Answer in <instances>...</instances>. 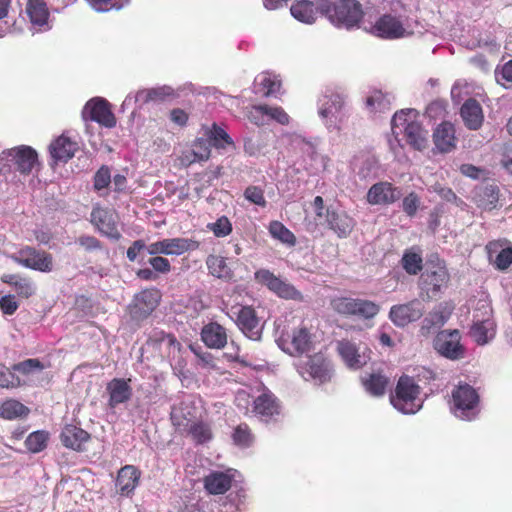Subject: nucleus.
Masks as SVG:
<instances>
[{"mask_svg": "<svg viewBox=\"0 0 512 512\" xmlns=\"http://www.w3.org/2000/svg\"><path fill=\"white\" fill-rule=\"evenodd\" d=\"M61 442L73 450H81L83 443L89 439V434L74 425H67L61 432Z\"/></svg>", "mask_w": 512, "mask_h": 512, "instance_id": "72a5a7b5", "label": "nucleus"}, {"mask_svg": "<svg viewBox=\"0 0 512 512\" xmlns=\"http://www.w3.org/2000/svg\"><path fill=\"white\" fill-rule=\"evenodd\" d=\"M132 101H134V103L138 104L140 107L152 101L150 89L139 90L134 96L128 95L125 98L123 105L129 106Z\"/></svg>", "mask_w": 512, "mask_h": 512, "instance_id": "69168bd1", "label": "nucleus"}, {"mask_svg": "<svg viewBox=\"0 0 512 512\" xmlns=\"http://www.w3.org/2000/svg\"><path fill=\"white\" fill-rule=\"evenodd\" d=\"M420 205V199L414 192L408 194L402 201V210L409 216L413 217Z\"/></svg>", "mask_w": 512, "mask_h": 512, "instance_id": "052dcab7", "label": "nucleus"}, {"mask_svg": "<svg viewBox=\"0 0 512 512\" xmlns=\"http://www.w3.org/2000/svg\"><path fill=\"white\" fill-rule=\"evenodd\" d=\"M357 299L349 297H337L331 301L333 310L343 315H353Z\"/></svg>", "mask_w": 512, "mask_h": 512, "instance_id": "8fccbe9b", "label": "nucleus"}, {"mask_svg": "<svg viewBox=\"0 0 512 512\" xmlns=\"http://www.w3.org/2000/svg\"><path fill=\"white\" fill-rule=\"evenodd\" d=\"M394 97L380 90H374L366 99V106L372 113H383L391 109Z\"/></svg>", "mask_w": 512, "mask_h": 512, "instance_id": "e433bc0d", "label": "nucleus"}, {"mask_svg": "<svg viewBox=\"0 0 512 512\" xmlns=\"http://www.w3.org/2000/svg\"><path fill=\"white\" fill-rule=\"evenodd\" d=\"M233 440L238 445L248 446L252 441L249 428L246 425H239L233 433Z\"/></svg>", "mask_w": 512, "mask_h": 512, "instance_id": "680f3d73", "label": "nucleus"}, {"mask_svg": "<svg viewBox=\"0 0 512 512\" xmlns=\"http://www.w3.org/2000/svg\"><path fill=\"white\" fill-rule=\"evenodd\" d=\"M461 117L465 125L471 130L481 127L484 119L482 107L475 99H468L461 107Z\"/></svg>", "mask_w": 512, "mask_h": 512, "instance_id": "7c9ffc66", "label": "nucleus"}, {"mask_svg": "<svg viewBox=\"0 0 512 512\" xmlns=\"http://www.w3.org/2000/svg\"><path fill=\"white\" fill-rule=\"evenodd\" d=\"M325 223L340 238H346L353 230L355 221L345 211L326 208Z\"/></svg>", "mask_w": 512, "mask_h": 512, "instance_id": "4be33fe9", "label": "nucleus"}, {"mask_svg": "<svg viewBox=\"0 0 512 512\" xmlns=\"http://www.w3.org/2000/svg\"><path fill=\"white\" fill-rule=\"evenodd\" d=\"M210 147L211 142L209 139L199 138L197 139L192 146V151L194 155L199 159V161H206L210 157Z\"/></svg>", "mask_w": 512, "mask_h": 512, "instance_id": "4d7b16f0", "label": "nucleus"}, {"mask_svg": "<svg viewBox=\"0 0 512 512\" xmlns=\"http://www.w3.org/2000/svg\"><path fill=\"white\" fill-rule=\"evenodd\" d=\"M298 371L305 380H313L318 384L329 381L332 376L331 365L321 353L299 363Z\"/></svg>", "mask_w": 512, "mask_h": 512, "instance_id": "9d476101", "label": "nucleus"}, {"mask_svg": "<svg viewBox=\"0 0 512 512\" xmlns=\"http://www.w3.org/2000/svg\"><path fill=\"white\" fill-rule=\"evenodd\" d=\"M248 119L257 126H264L269 123L267 115V105H257L251 107L247 113Z\"/></svg>", "mask_w": 512, "mask_h": 512, "instance_id": "864d4df0", "label": "nucleus"}, {"mask_svg": "<svg viewBox=\"0 0 512 512\" xmlns=\"http://www.w3.org/2000/svg\"><path fill=\"white\" fill-rule=\"evenodd\" d=\"M232 476L228 472L214 471L204 478V486L209 494H224L231 487Z\"/></svg>", "mask_w": 512, "mask_h": 512, "instance_id": "473e14b6", "label": "nucleus"}, {"mask_svg": "<svg viewBox=\"0 0 512 512\" xmlns=\"http://www.w3.org/2000/svg\"><path fill=\"white\" fill-rule=\"evenodd\" d=\"M344 100L339 94L324 95L319 100L318 113L330 131H340L346 119Z\"/></svg>", "mask_w": 512, "mask_h": 512, "instance_id": "423d86ee", "label": "nucleus"}, {"mask_svg": "<svg viewBox=\"0 0 512 512\" xmlns=\"http://www.w3.org/2000/svg\"><path fill=\"white\" fill-rule=\"evenodd\" d=\"M82 117L85 121L92 120L108 128L116 124L108 102L102 98H93L88 101L83 108Z\"/></svg>", "mask_w": 512, "mask_h": 512, "instance_id": "6ab92c4d", "label": "nucleus"}, {"mask_svg": "<svg viewBox=\"0 0 512 512\" xmlns=\"http://www.w3.org/2000/svg\"><path fill=\"white\" fill-rule=\"evenodd\" d=\"M3 282L11 285L18 296L28 298L35 293V285L28 278H22L18 275H4Z\"/></svg>", "mask_w": 512, "mask_h": 512, "instance_id": "58836bf2", "label": "nucleus"}, {"mask_svg": "<svg viewBox=\"0 0 512 512\" xmlns=\"http://www.w3.org/2000/svg\"><path fill=\"white\" fill-rule=\"evenodd\" d=\"M402 266L410 275H416L422 269V257L415 252H406L402 257Z\"/></svg>", "mask_w": 512, "mask_h": 512, "instance_id": "09e8293b", "label": "nucleus"}, {"mask_svg": "<svg viewBox=\"0 0 512 512\" xmlns=\"http://www.w3.org/2000/svg\"><path fill=\"white\" fill-rule=\"evenodd\" d=\"M371 32L386 39L402 38L413 34L407 24L391 14L381 16L372 27Z\"/></svg>", "mask_w": 512, "mask_h": 512, "instance_id": "2eb2a0df", "label": "nucleus"}, {"mask_svg": "<svg viewBox=\"0 0 512 512\" xmlns=\"http://www.w3.org/2000/svg\"><path fill=\"white\" fill-rule=\"evenodd\" d=\"M44 368V365L38 359H27L20 363L13 365V370L18 371L22 374H34L37 372H41Z\"/></svg>", "mask_w": 512, "mask_h": 512, "instance_id": "5fc2aeb1", "label": "nucleus"}, {"mask_svg": "<svg viewBox=\"0 0 512 512\" xmlns=\"http://www.w3.org/2000/svg\"><path fill=\"white\" fill-rule=\"evenodd\" d=\"M300 148L303 153L307 154L312 161L316 164V169H325L328 159L325 156L319 155L316 151L315 143L311 141H307L305 139H301Z\"/></svg>", "mask_w": 512, "mask_h": 512, "instance_id": "49530a36", "label": "nucleus"}, {"mask_svg": "<svg viewBox=\"0 0 512 512\" xmlns=\"http://www.w3.org/2000/svg\"><path fill=\"white\" fill-rule=\"evenodd\" d=\"M300 148L303 153L307 154L312 161L316 164V169H325L328 159L325 156L319 155L316 151L315 143L311 141H307L305 139H301Z\"/></svg>", "mask_w": 512, "mask_h": 512, "instance_id": "a18cd8bd", "label": "nucleus"}, {"mask_svg": "<svg viewBox=\"0 0 512 512\" xmlns=\"http://www.w3.org/2000/svg\"><path fill=\"white\" fill-rule=\"evenodd\" d=\"M20 384L19 377L4 365H0V388L9 389L18 387Z\"/></svg>", "mask_w": 512, "mask_h": 512, "instance_id": "6e6d98bb", "label": "nucleus"}, {"mask_svg": "<svg viewBox=\"0 0 512 512\" xmlns=\"http://www.w3.org/2000/svg\"><path fill=\"white\" fill-rule=\"evenodd\" d=\"M436 148L443 153L450 152L455 148V129L449 122L441 123L433 134Z\"/></svg>", "mask_w": 512, "mask_h": 512, "instance_id": "2f4dec72", "label": "nucleus"}, {"mask_svg": "<svg viewBox=\"0 0 512 512\" xmlns=\"http://www.w3.org/2000/svg\"><path fill=\"white\" fill-rule=\"evenodd\" d=\"M418 113L415 109H403L394 114L391 129L395 138L400 135L416 150L427 147V131L417 121Z\"/></svg>", "mask_w": 512, "mask_h": 512, "instance_id": "f03ea898", "label": "nucleus"}, {"mask_svg": "<svg viewBox=\"0 0 512 512\" xmlns=\"http://www.w3.org/2000/svg\"><path fill=\"white\" fill-rule=\"evenodd\" d=\"M280 85V80L268 73H262L255 79L257 92L265 96L275 95L279 91Z\"/></svg>", "mask_w": 512, "mask_h": 512, "instance_id": "a19ab883", "label": "nucleus"}, {"mask_svg": "<svg viewBox=\"0 0 512 512\" xmlns=\"http://www.w3.org/2000/svg\"><path fill=\"white\" fill-rule=\"evenodd\" d=\"M379 312V306L370 300L357 299L355 305V312L353 315L370 319L376 316Z\"/></svg>", "mask_w": 512, "mask_h": 512, "instance_id": "de8ad7c7", "label": "nucleus"}, {"mask_svg": "<svg viewBox=\"0 0 512 512\" xmlns=\"http://www.w3.org/2000/svg\"><path fill=\"white\" fill-rule=\"evenodd\" d=\"M160 298L157 289H145L135 296V308L140 314L147 315L157 307Z\"/></svg>", "mask_w": 512, "mask_h": 512, "instance_id": "c9c22d12", "label": "nucleus"}, {"mask_svg": "<svg viewBox=\"0 0 512 512\" xmlns=\"http://www.w3.org/2000/svg\"><path fill=\"white\" fill-rule=\"evenodd\" d=\"M419 394L420 387L415 381L411 377L402 376L390 401L394 408L403 414H415L423 405Z\"/></svg>", "mask_w": 512, "mask_h": 512, "instance_id": "20e7f679", "label": "nucleus"}, {"mask_svg": "<svg viewBox=\"0 0 512 512\" xmlns=\"http://www.w3.org/2000/svg\"><path fill=\"white\" fill-rule=\"evenodd\" d=\"M2 158L11 160L17 169L23 174H29L38 164V156L34 149L29 146H18L2 152Z\"/></svg>", "mask_w": 512, "mask_h": 512, "instance_id": "412c9836", "label": "nucleus"}, {"mask_svg": "<svg viewBox=\"0 0 512 512\" xmlns=\"http://www.w3.org/2000/svg\"><path fill=\"white\" fill-rule=\"evenodd\" d=\"M469 333L478 345H486L494 339L496 324L492 318V308L487 300H478L473 310Z\"/></svg>", "mask_w": 512, "mask_h": 512, "instance_id": "7ed1b4c3", "label": "nucleus"}, {"mask_svg": "<svg viewBox=\"0 0 512 512\" xmlns=\"http://www.w3.org/2000/svg\"><path fill=\"white\" fill-rule=\"evenodd\" d=\"M190 433L193 439L198 443H204L211 438L210 428L203 423L194 424L190 429Z\"/></svg>", "mask_w": 512, "mask_h": 512, "instance_id": "bf43d9fd", "label": "nucleus"}, {"mask_svg": "<svg viewBox=\"0 0 512 512\" xmlns=\"http://www.w3.org/2000/svg\"><path fill=\"white\" fill-rule=\"evenodd\" d=\"M424 311L421 301L413 299L408 303L393 305L389 311V319L397 327H405L409 323L419 320Z\"/></svg>", "mask_w": 512, "mask_h": 512, "instance_id": "a211bd4d", "label": "nucleus"}, {"mask_svg": "<svg viewBox=\"0 0 512 512\" xmlns=\"http://www.w3.org/2000/svg\"><path fill=\"white\" fill-rule=\"evenodd\" d=\"M337 351L347 367L360 369L370 360V350L363 343L342 339L337 342Z\"/></svg>", "mask_w": 512, "mask_h": 512, "instance_id": "6e6552de", "label": "nucleus"}, {"mask_svg": "<svg viewBox=\"0 0 512 512\" xmlns=\"http://www.w3.org/2000/svg\"><path fill=\"white\" fill-rule=\"evenodd\" d=\"M277 342L284 352L290 355H298L310 349L311 334L306 327L299 326L291 331L282 332Z\"/></svg>", "mask_w": 512, "mask_h": 512, "instance_id": "f8f14e48", "label": "nucleus"}, {"mask_svg": "<svg viewBox=\"0 0 512 512\" xmlns=\"http://www.w3.org/2000/svg\"><path fill=\"white\" fill-rule=\"evenodd\" d=\"M482 196L487 198V202L481 201L480 206L489 210L496 206V203L498 201V191L495 187H485L482 190Z\"/></svg>", "mask_w": 512, "mask_h": 512, "instance_id": "774afa93", "label": "nucleus"}, {"mask_svg": "<svg viewBox=\"0 0 512 512\" xmlns=\"http://www.w3.org/2000/svg\"><path fill=\"white\" fill-rule=\"evenodd\" d=\"M255 279L258 283L265 285L270 291L281 298L291 300H302L301 293L290 283L280 279L267 269H260L255 272Z\"/></svg>", "mask_w": 512, "mask_h": 512, "instance_id": "ddd939ff", "label": "nucleus"}, {"mask_svg": "<svg viewBox=\"0 0 512 512\" xmlns=\"http://www.w3.org/2000/svg\"><path fill=\"white\" fill-rule=\"evenodd\" d=\"M362 383L366 391L371 395L382 396L388 385V379L379 373H373L368 378H363Z\"/></svg>", "mask_w": 512, "mask_h": 512, "instance_id": "37998d69", "label": "nucleus"}, {"mask_svg": "<svg viewBox=\"0 0 512 512\" xmlns=\"http://www.w3.org/2000/svg\"><path fill=\"white\" fill-rule=\"evenodd\" d=\"M199 243L187 238H166L153 242L147 246L149 255L179 256L190 250H196Z\"/></svg>", "mask_w": 512, "mask_h": 512, "instance_id": "4468645a", "label": "nucleus"}, {"mask_svg": "<svg viewBox=\"0 0 512 512\" xmlns=\"http://www.w3.org/2000/svg\"><path fill=\"white\" fill-rule=\"evenodd\" d=\"M451 311L443 304L436 306L423 320L421 330L424 334H429L432 329L440 328L447 320Z\"/></svg>", "mask_w": 512, "mask_h": 512, "instance_id": "f704fd0d", "label": "nucleus"}, {"mask_svg": "<svg viewBox=\"0 0 512 512\" xmlns=\"http://www.w3.org/2000/svg\"><path fill=\"white\" fill-rule=\"evenodd\" d=\"M12 259L26 268L48 273L53 270V258L44 251H37L34 248L26 247L21 249Z\"/></svg>", "mask_w": 512, "mask_h": 512, "instance_id": "f3484780", "label": "nucleus"}, {"mask_svg": "<svg viewBox=\"0 0 512 512\" xmlns=\"http://www.w3.org/2000/svg\"><path fill=\"white\" fill-rule=\"evenodd\" d=\"M402 192L389 182H379L370 187L367 201L371 205H389L400 199Z\"/></svg>", "mask_w": 512, "mask_h": 512, "instance_id": "5701e85b", "label": "nucleus"}, {"mask_svg": "<svg viewBox=\"0 0 512 512\" xmlns=\"http://www.w3.org/2000/svg\"><path fill=\"white\" fill-rule=\"evenodd\" d=\"M460 340L461 334L458 330H442L434 338L433 346L441 356L450 360H458L465 354Z\"/></svg>", "mask_w": 512, "mask_h": 512, "instance_id": "9b49d317", "label": "nucleus"}, {"mask_svg": "<svg viewBox=\"0 0 512 512\" xmlns=\"http://www.w3.org/2000/svg\"><path fill=\"white\" fill-rule=\"evenodd\" d=\"M129 381L130 380L115 378L108 383V404L110 407L115 408L119 404L125 403L128 400H130L132 396V388L129 385Z\"/></svg>", "mask_w": 512, "mask_h": 512, "instance_id": "bb28decb", "label": "nucleus"}, {"mask_svg": "<svg viewBox=\"0 0 512 512\" xmlns=\"http://www.w3.org/2000/svg\"><path fill=\"white\" fill-rule=\"evenodd\" d=\"M449 280L450 276L443 262L428 263L419 279L422 295L427 299L437 297L448 287Z\"/></svg>", "mask_w": 512, "mask_h": 512, "instance_id": "39448f33", "label": "nucleus"}, {"mask_svg": "<svg viewBox=\"0 0 512 512\" xmlns=\"http://www.w3.org/2000/svg\"><path fill=\"white\" fill-rule=\"evenodd\" d=\"M270 235L287 246L296 244L295 235L280 221H271L268 227Z\"/></svg>", "mask_w": 512, "mask_h": 512, "instance_id": "79ce46f5", "label": "nucleus"}, {"mask_svg": "<svg viewBox=\"0 0 512 512\" xmlns=\"http://www.w3.org/2000/svg\"><path fill=\"white\" fill-rule=\"evenodd\" d=\"M91 222L103 235L114 240L120 238L117 214L113 210L95 206L91 212Z\"/></svg>", "mask_w": 512, "mask_h": 512, "instance_id": "aec40b11", "label": "nucleus"}, {"mask_svg": "<svg viewBox=\"0 0 512 512\" xmlns=\"http://www.w3.org/2000/svg\"><path fill=\"white\" fill-rule=\"evenodd\" d=\"M77 149V143L64 135L59 136L49 146L51 157L60 162H67L71 159Z\"/></svg>", "mask_w": 512, "mask_h": 512, "instance_id": "c85d7f7f", "label": "nucleus"}, {"mask_svg": "<svg viewBox=\"0 0 512 512\" xmlns=\"http://www.w3.org/2000/svg\"><path fill=\"white\" fill-rule=\"evenodd\" d=\"M29 408L15 399H8L0 405V417L13 420L27 416Z\"/></svg>", "mask_w": 512, "mask_h": 512, "instance_id": "ea45409f", "label": "nucleus"}, {"mask_svg": "<svg viewBox=\"0 0 512 512\" xmlns=\"http://www.w3.org/2000/svg\"><path fill=\"white\" fill-rule=\"evenodd\" d=\"M30 22L35 31L50 29L48 23V10L43 0H29L26 8Z\"/></svg>", "mask_w": 512, "mask_h": 512, "instance_id": "a878e982", "label": "nucleus"}, {"mask_svg": "<svg viewBox=\"0 0 512 512\" xmlns=\"http://www.w3.org/2000/svg\"><path fill=\"white\" fill-rule=\"evenodd\" d=\"M207 228L212 231L216 237H225L232 232V224L226 216H221L216 222L209 223Z\"/></svg>", "mask_w": 512, "mask_h": 512, "instance_id": "3c124183", "label": "nucleus"}, {"mask_svg": "<svg viewBox=\"0 0 512 512\" xmlns=\"http://www.w3.org/2000/svg\"><path fill=\"white\" fill-rule=\"evenodd\" d=\"M111 182L110 171L107 167H101L94 177V187L96 190L100 191L108 187Z\"/></svg>", "mask_w": 512, "mask_h": 512, "instance_id": "e2e57ef3", "label": "nucleus"}, {"mask_svg": "<svg viewBox=\"0 0 512 512\" xmlns=\"http://www.w3.org/2000/svg\"><path fill=\"white\" fill-rule=\"evenodd\" d=\"M318 5L321 14L338 28L358 27L364 16L362 6L357 0H318Z\"/></svg>", "mask_w": 512, "mask_h": 512, "instance_id": "f257e3e1", "label": "nucleus"}, {"mask_svg": "<svg viewBox=\"0 0 512 512\" xmlns=\"http://www.w3.org/2000/svg\"><path fill=\"white\" fill-rule=\"evenodd\" d=\"M154 257H151L148 260V263L152 266L153 270L155 272H159L162 274H167L171 271V264L168 259L159 256V255H153Z\"/></svg>", "mask_w": 512, "mask_h": 512, "instance_id": "338daca9", "label": "nucleus"}, {"mask_svg": "<svg viewBox=\"0 0 512 512\" xmlns=\"http://www.w3.org/2000/svg\"><path fill=\"white\" fill-rule=\"evenodd\" d=\"M479 396L468 384L459 385L452 392V412L457 418L471 420L478 413Z\"/></svg>", "mask_w": 512, "mask_h": 512, "instance_id": "0eeeda50", "label": "nucleus"}, {"mask_svg": "<svg viewBox=\"0 0 512 512\" xmlns=\"http://www.w3.org/2000/svg\"><path fill=\"white\" fill-rule=\"evenodd\" d=\"M488 258L497 269L505 270L512 264V247H503L500 241H491L486 246Z\"/></svg>", "mask_w": 512, "mask_h": 512, "instance_id": "cd10ccee", "label": "nucleus"}, {"mask_svg": "<svg viewBox=\"0 0 512 512\" xmlns=\"http://www.w3.org/2000/svg\"><path fill=\"white\" fill-rule=\"evenodd\" d=\"M49 434L46 431L39 430L32 432L25 441L27 449L32 453L41 452L46 448Z\"/></svg>", "mask_w": 512, "mask_h": 512, "instance_id": "c03bdc74", "label": "nucleus"}, {"mask_svg": "<svg viewBox=\"0 0 512 512\" xmlns=\"http://www.w3.org/2000/svg\"><path fill=\"white\" fill-rule=\"evenodd\" d=\"M128 2L129 0H89L91 7L98 12L109 11L111 9L119 10Z\"/></svg>", "mask_w": 512, "mask_h": 512, "instance_id": "603ef678", "label": "nucleus"}, {"mask_svg": "<svg viewBox=\"0 0 512 512\" xmlns=\"http://www.w3.org/2000/svg\"><path fill=\"white\" fill-rule=\"evenodd\" d=\"M228 315L235 320L236 325L247 338L251 340L261 339L262 325L253 308L249 306L232 307Z\"/></svg>", "mask_w": 512, "mask_h": 512, "instance_id": "1a4fd4ad", "label": "nucleus"}, {"mask_svg": "<svg viewBox=\"0 0 512 512\" xmlns=\"http://www.w3.org/2000/svg\"><path fill=\"white\" fill-rule=\"evenodd\" d=\"M291 15L298 21L305 24H313L318 18L321 9L316 2L310 0H297L290 7Z\"/></svg>", "mask_w": 512, "mask_h": 512, "instance_id": "393cba45", "label": "nucleus"}, {"mask_svg": "<svg viewBox=\"0 0 512 512\" xmlns=\"http://www.w3.org/2000/svg\"><path fill=\"white\" fill-rule=\"evenodd\" d=\"M261 421L269 422L275 420L281 413V405L277 397L267 388H263L254 397L251 410Z\"/></svg>", "mask_w": 512, "mask_h": 512, "instance_id": "dca6fc26", "label": "nucleus"}, {"mask_svg": "<svg viewBox=\"0 0 512 512\" xmlns=\"http://www.w3.org/2000/svg\"><path fill=\"white\" fill-rule=\"evenodd\" d=\"M201 338L209 348L221 349L227 344L226 329L216 322L202 328Z\"/></svg>", "mask_w": 512, "mask_h": 512, "instance_id": "c756f323", "label": "nucleus"}, {"mask_svg": "<svg viewBox=\"0 0 512 512\" xmlns=\"http://www.w3.org/2000/svg\"><path fill=\"white\" fill-rule=\"evenodd\" d=\"M268 121L274 120L281 125H287L290 117L281 107H271L267 105Z\"/></svg>", "mask_w": 512, "mask_h": 512, "instance_id": "0e129e2a", "label": "nucleus"}, {"mask_svg": "<svg viewBox=\"0 0 512 512\" xmlns=\"http://www.w3.org/2000/svg\"><path fill=\"white\" fill-rule=\"evenodd\" d=\"M244 197L245 199H247L249 202L255 204V205H258V206H261V207H265L266 206V200H265V197H264V192L261 188L257 187V186H249L245 189L244 191Z\"/></svg>", "mask_w": 512, "mask_h": 512, "instance_id": "13d9d810", "label": "nucleus"}, {"mask_svg": "<svg viewBox=\"0 0 512 512\" xmlns=\"http://www.w3.org/2000/svg\"><path fill=\"white\" fill-rule=\"evenodd\" d=\"M140 471L133 465L122 467L116 479V488L118 493L123 496H129L139 484Z\"/></svg>", "mask_w": 512, "mask_h": 512, "instance_id": "b1692460", "label": "nucleus"}, {"mask_svg": "<svg viewBox=\"0 0 512 512\" xmlns=\"http://www.w3.org/2000/svg\"><path fill=\"white\" fill-rule=\"evenodd\" d=\"M209 273L219 279L230 280L233 277L232 270L228 267L224 257L209 255L206 260Z\"/></svg>", "mask_w": 512, "mask_h": 512, "instance_id": "4c0bfd02", "label": "nucleus"}]
</instances>
